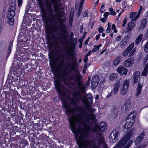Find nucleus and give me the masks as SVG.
Listing matches in <instances>:
<instances>
[{
	"label": "nucleus",
	"mask_w": 148,
	"mask_h": 148,
	"mask_svg": "<svg viewBox=\"0 0 148 148\" xmlns=\"http://www.w3.org/2000/svg\"><path fill=\"white\" fill-rule=\"evenodd\" d=\"M38 3L40 6L42 7L43 5V3L42 2V0H38Z\"/></svg>",
	"instance_id": "nucleus-41"
},
{
	"label": "nucleus",
	"mask_w": 148,
	"mask_h": 148,
	"mask_svg": "<svg viewBox=\"0 0 148 148\" xmlns=\"http://www.w3.org/2000/svg\"><path fill=\"white\" fill-rule=\"evenodd\" d=\"M100 21L103 22H104L106 21V18L105 17L102 18L100 19Z\"/></svg>",
	"instance_id": "nucleus-49"
},
{
	"label": "nucleus",
	"mask_w": 148,
	"mask_h": 148,
	"mask_svg": "<svg viewBox=\"0 0 148 148\" xmlns=\"http://www.w3.org/2000/svg\"><path fill=\"white\" fill-rule=\"evenodd\" d=\"M58 29L60 33L62 34L61 36V42H64V44L66 45L64 46V54L61 58L59 59L60 61L58 65L59 69L62 68L64 71V76H69L71 79L73 80L75 82H77V85L78 88L83 86V82L80 79L81 76L79 74V71H76L77 74L76 75H72L70 76V70L67 72L68 68L70 66V61L73 56V49L76 44L77 39L74 38L69 42L67 40L68 37V34H66V25H45V31L47 35L49 37L51 35L53 32L56 31L57 29Z\"/></svg>",
	"instance_id": "nucleus-2"
},
{
	"label": "nucleus",
	"mask_w": 148,
	"mask_h": 148,
	"mask_svg": "<svg viewBox=\"0 0 148 148\" xmlns=\"http://www.w3.org/2000/svg\"><path fill=\"white\" fill-rule=\"evenodd\" d=\"M62 102L64 108L66 109V112L68 116L71 130L77 137L79 136L80 148H108L101 133L106 127L104 122L95 126L93 130L97 136L92 140H89L88 137L90 127L89 124L91 121H95V115L92 112H86L83 110L82 115L80 112L82 108L77 106L71 109L66 101L62 100Z\"/></svg>",
	"instance_id": "nucleus-1"
},
{
	"label": "nucleus",
	"mask_w": 148,
	"mask_h": 148,
	"mask_svg": "<svg viewBox=\"0 0 148 148\" xmlns=\"http://www.w3.org/2000/svg\"><path fill=\"white\" fill-rule=\"evenodd\" d=\"M83 26L82 25L80 26V33H82L83 32Z\"/></svg>",
	"instance_id": "nucleus-55"
},
{
	"label": "nucleus",
	"mask_w": 148,
	"mask_h": 148,
	"mask_svg": "<svg viewBox=\"0 0 148 148\" xmlns=\"http://www.w3.org/2000/svg\"><path fill=\"white\" fill-rule=\"evenodd\" d=\"M143 36L142 34H140L138 36L135 40L136 44L138 45L139 44L142 39Z\"/></svg>",
	"instance_id": "nucleus-23"
},
{
	"label": "nucleus",
	"mask_w": 148,
	"mask_h": 148,
	"mask_svg": "<svg viewBox=\"0 0 148 148\" xmlns=\"http://www.w3.org/2000/svg\"><path fill=\"white\" fill-rule=\"evenodd\" d=\"M148 59V53H147L143 60L144 63H145Z\"/></svg>",
	"instance_id": "nucleus-39"
},
{
	"label": "nucleus",
	"mask_w": 148,
	"mask_h": 148,
	"mask_svg": "<svg viewBox=\"0 0 148 148\" xmlns=\"http://www.w3.org/2000/svg\"><path fill=\"white\" fill-rule=\"evenodd\" d=\"M135 26V23L133 22H131L128 24V27L126 29L127 32H130Z\"/></svg>",
	"instance_id": "nucleus-18"
},
{
	"label": "nucleus",
	"mask_w": 148,
	"mask_h": 148,
	"mask_svg": "<svg viewBox=\"0 0 148 148\" xmlns=\"http://www.w3.org/2000/svg\"><path fill=\"white\" fill-rule=\"evenodd\" d=\"M46 7L47 10L51 14L52 13L51 9V2H49L48 1H47L46 2Z\"/></svg>",
	"instance_id": "nucleus-19"
},
{
	"label": "nucleus",
	"mask_w": 148,
	"mask_h": 148,
	"mask_svg": "<svg viewBox=\"0 0 148 148\" xmlns=\"http://www.w3.org/2000/svg\"><path fill=\"white\" fill-rule=\"evenodd\" d=\"M121 36H117L116 37V40L118 41H119L121 39Z\"/></svg>",
	"instance_id": "nucleus-56"
},
{
	"label": "nucleus",
	"mask_w": 148,
	"mask_h": 148,
	"mask_svg": "<svg viewBox=\"0 0 148 148\" xmlns=\"http://www.w3.org/2000/svg\"><path fill=\"white\" fill-rule=\"evenodd\" d=\"M109 11L110 12V14L113 15H115L116 14V12L114 9L112 8H110L109 9Z\"/></svg>",
	"instance_id": "nucleus-30"
},
{
	"label": "nucleus",
	"mask_w": 148,
	"mask_h": 148,
	"mask_svg": "<svg viewBox=\"0 0 148 148\" xmlns=\"http://www.w3.org/2000/svg\"><path fill=\"white\" fill-rule=\"evenodd\" d=\"M87 84H85L84 85H83V86H80V87L78 88L82 93H84L85 91V88Z\"/></svg>",
	"instance_id": "nucleus-28"
},
{
	"label": "nucleus",
	"mask_w": 148,
	"mask_h": 148,
	"mask_svg": "<svg viewBox=\"0 0 148 148\" xmlns=\"http://www.w3.org/2000/svg\"><path fill=\"white\" fill-rule=\"evenodd\" d=\"M74 98L76 99V101H75L73 99H72L71 101V103L74 106H76L77 105V102L79 100H82V102L85 104L86 107L88 108L90 103L89 101L85 99H82L81 95L80 94L79 92L77 91L74 92L73 94Z\"/></svg>",
	"instance_id": "nucleus-4"
},
{
	"label": "nucleus",
	"mask_w": 148,
	"mask_h": 148,
	"mask_svg": "<svg viewBox=\"0 0 148 148\" xmlns=\"http://www.w3.org/2000/svg\"><path fill=\"white\" fill-rule=\"evenodd\" d=\"M145 69H146V70L148 71V63H147L145 66Z\"/></svg>",
	"instance_id": "nucleus-62"
},
{
	"label": "nucleus",
	"mask_w": 148,
	"mask_h": 148,
	"mask_svg": "<svg viewBox=\"0 0 148 148\" xmlns=\"http://www.w3.org/2000/svg\"><path fill=\"white\" fill-rule=\"evenodd\" d=\"M136 12H132L131 13L130 15V17L132 19L136 15Z\"/></svg>",
	"instance_id": "nucleus-37"
},
{
	"label": "nucleus",
	"mask_w": 148,
	"mask_h": 148,
	"mask_svg": "<svg viewBox=\"0 0 148 148\" xmlns=\"http://www.w3.org/2000/svg\"><path fill=\"white\" fill-rule=\"evenodd\" d=\"M100 36H101L100 34H98L96 36V40H98L99 39V38H100Z\"/></svg>",
	"instance_id": "nucleus-52"
},
{
	"label": "nucleus",
	"mask_w": 148,
	"mask_h": 148,
	"mask_svg": "<svg viewBox=\"0 0 148 148\" xmlns=\"http://www.w3.org/2000/svg\"><path fill=\"white\" fill-rule=\"evenodd\" d=\"M145 135V132L143 131L140 134L139 136L137 138L135 142V145H137L139 144L143 140L144 138V136Z\"/></svg>",
	"instance_id": "nucleus-14"
},
{
	"label": "nucleus",
	"mask_w": 148,
	"mask_h": 148,
	"mask_svg": "<svg viewBox=\"0 0 148 148\" xmlns=\"http://www.w3.org/2000/svg\"><path fill=\"white\" fill-rule=\"evenodd\" d=\"M132 58H129L124 61V64L126 67H130L132 66Z\"/></svg>",
	"instance_id": "nucleus-16"
},
{
	"label": "nucleus",
	"mask_w": 148,
	"mask_h": 148,
	"mask_svg": "<svg viewBox=\"0 0 148 148\" xmlns=\"http://www.w3.org/2000/svg\"><path fill=\"white\" fill-rule=\"evenodd\" d=\"M134 43H132L130 44L129 46L126 49L128 51L130 52L132 50L134 47Z\"/></svg>",
	"instance_id": "nucleus-29"
},
{
	"label": "nucleus",
	"mask_w": 148,
	"mask_h": 148,
	"mask_svg": "<svg viewBox=\"0 0 148 148\" xmlns=\"http://www.w3.org/2000/svg\"><path fill=\"white\" fill-rule=\"evenodd\" d=\"M127 21V19L126 18H125L123 19V21L122 24V26L123 27H124Z\"/></svg>",
	"instance_id": "nucleus-45"
},
{
	"label": "nucleus",
	"mask_w": 148,
	"mask_h": 148,
	"mask_svg": "<svg viewBox=\"0 0 148 148\" xmlns=\"http://www.w3.org/2000/svg\"><path fill=\"white\" fill-rule=\"evenodd\" d=\"M88 60V57L85 56V58L84 59V63H86L87 62Z\"/></svg>",
	"instance_id": "nucleus-54"
},
{
	"label": "nucleus",
	"mask_w": 148,
	"mask_h": 148,
	"mask_svg": "<svg viewBox=\"0 0 148 148\" xmlns=\"http://www.w3.org/2000/svg\"><path fill=\"white\" fill-rule=\"evenodd\" d=\"M16 10L15 5L13 3H11L8 9L7 18L8 22L11 25L14 24V17L15 15V10Z\"/></svg>",
	"instance_id": "nucleus-3"
},
{
	"label": "nucleus",
	"mask_w": 148,
	"mask_h": 148,
	"mask_svg": "<svg viewBox=\"0 0 148 148\" xmlns=\"http://www.w3.org/2000/svg\"><path fill=\"white\" fill-rule=\"evenodd\" d=\"M88 99L90 101H91L92 100V97L89 94L88 95Z\"/></svg>",
	"instance_id": "nucleus-53"
},
{
	"label": "nucleus",
	"mask_w": 148,
	"mask_h": 148,
	"mask_svg": "<svg viewBox=\"0 0 148 148\" xmlns=\"http://www.w3.org/2000/svg\"><path fill=\"white\" fill-rule=\"evenodd\" d=\"M11 48H10V47H8V53L7 55V57H8L9 56L10 53L11 51Z\"/></svg>",
	"instance_id": "nucleus-40"
},
{
	"label": "nucleus",
	"mask_w": 148,
	"mask_h": 148,
	"mask_svg": "<svg viewBox=\"0 0 148 148\" xmlns=\"http://www.w3.org/2000/svg\"><path fill=\"white\" fill-rule=\"evenodd\" d=\"M127 42L126 40L125 39L123 40L120 43V46L121 48H123L124 46L127 45Z\"/></svg>",
	"instance_id": "nucleus-26"
},
{
	"label": "nucleus",
	"mask_w": 148,
	"mask_h": 148,
	"mask_svg": "<svg viewBox=\"0 0 148 148\" xmlns=\"http://www.w3.org/2000/svg\"><path fill=\"white\" fill-rule=\"evenodd\" d=\"M111 115H112V116L114 118L116 117L118 115L117 110L115 108L113 109L111 112Z\"/></svg>",
	"instance_id": "nucleus-25"
},
{
	"label": "nucleus",
	"mask_w": 148,
	"mask_h": 148,
	"mask_svg": "<svg viewBox=\"0 0 148 148\" xmlns=\"http://www.w3.org/2000/svg\"><path fill=\"white\" fill-rule=\"evenodd\" d=\"M98 30L100 33H103L104 31V29L102 27H99Z\"/></svg>",
	"instance_id": "nucleus-44"
},
{
	"label": "nucleus",
	"mask_w": 148,
	"mask_h": 148,
	"mask_svg": "<svg viewBox=\"0 0 148 148\" xmlns=\"http://www.w3.org/2000/svg\"><path fill=\"white\" fill-rule=\"evenodd\" d=\"M143 7L142 6L140 5V7L139 11L138 13H139V14L140 15V12L142 11Z\"/></svg>",
	"instance_id": "nucleus-46"
},
{
	"label": "nucleus",
	"mask_w": 148,
	"mask_h": 148,
	"mask_svg": "<svg viewBox=\"0 0 148 148\" xmlns=\"http://www.w3.org/2000/svg\"><path fill=\"white\" fill-rule=\"evenodd\" d=\"M73 14L71 13L70 15V18L69 20H71L73 21Z\"/></svg>",
	"instance_id": "nucleus-47"
},
{
	"label": "nucleus",
	"mask_w": 148,
	"mask_h": 148,
	"mask_svg": "<svg viewBox=\"0 0 148 148\" xmlns=\"http://www.w3.org/2000/svg\"><path fill=\"white\" fill-rule=\"evenodd\" d=\"M89 39H90V38L89 37L86 40V41L85 42H84V44L85 45H87L88 44V42L89 41Z\"/></svg>",
	"instance_id": "nucleus-57"
},
{
	"label": "nucleus",
	"mask_w": 148,
	"mask_h": 148,
	"mask_svg": "<svg viewBox=\"0 0 148 148\" xmlns=\"http://www.w3.org/2000/svg\"><path fill=\"white\" fill-rule=\"evenodd\" d=\"M116 26L114 24H112V29H114V32L116 33L117 32V30L116 29Z\"/></svg>",
	"instance_id": "nucleus-38"
},
{
	"label": "nucleus",
	"mask_w": 148,
	"mask_h": 148,
	"mask_svg": "<svg viewBox=\"0 0 148 148\" xmlns=\"http://www.w3.org/2000/svg\"><path fill=\"white\" fill-rule=\"evenodd\" d=\"M55 87L59 94L65 97L68 92V90L66 88L62 87L60 83L59 80H56L54 83Z\"/></svg>",
	"instance_id": "nucleus-6"
},
{
	"label": "nucleus",
	"mask_w": 148,
	"mask_h": 148,
	"mask_svg": "<svg viewBox=\"0 0 148 148\" xmlns=\"http://www.w3.org/2000/svg\"><path fill=\"white\" fill-rule=\"evenodd\" d=\"M136 49L135 48H134L131 51H130V53H129L128 57H131L135 53V52L136 51Z\"/></svg>",
	"instance_id": "nucleus-31"
},
{
	"label": "nucleus",
	"mask_w": 148,
	"mask_h": 148,
	"mask_svg": "<svg viewBox=\"0 0 148 148\" xmlns=\"http://www.w3.org/2000/svg\"><path fill=\"white\" fill-rule=\"evenodd\" d=\"M129 87V81L125 79L123 82V85L121 88L120 90L121 95L124 96L126 95L128 90Z\"/></svg>",
	"instance_id": "nucleus-8"
},
{
	"label": "nucleus",
	"mask_w": 148,
	"mask_h": 148,
	"mask_svg": "<svg viewBox=\"0 0 148 148\" xmlns=\"http://www.w3.org/2000/svg\"><path fill=\"white\" fill-rule=\"evenodd\" d=\"M107 25L108 26V27H110L111 23L110 22H108V23Z\"/></svg>",
	"instance_id": "nucleus-64"
},
{
	"label": "nucleus",
	"mask_w": 148,
	"mask_h": 148,
	"mask_svg": "<svg viewBox=\"0 0 148 148\" xmlns=\"http://www.w3.org/2000/svg\"><path fill=\"white\" fill-rule=\"evenodd\" d=\"M147 23V20L146 19H143L141 22L140 26L138 27V29L140 30L143 29L145 28Z\"/></svg>",
	"instance_id": "nucleus-17"
},
{
	"label": "nucleus",
	"mask_w": 148,
	"mask_h": 148,
	"mask_svg": "<svg viewBox=\"0 0 148 148\" xmlns=\"http://www.w3.org/2000/svg\"><path fill=\"white\" fill-rule=\"evenodd\" d=\"M110 27H107L106 30V32L107 33H110Z\"/></svg>",
	"instance_id": "nucleus-58"
},
{
	"label": "nucleus",
	"mask_w": 148,
	"mask_h": 148,
	"mask_svg": "<svg viewBox=\"0 0 148 148\" xmlns=\"http://www.w3.org/2000/svg\"><path fill=\"white\" fill-rule=\"evenodd\" d=\"M82 8H79V9L78 11V12L77 13V15L78 16L80 15V13H81V12L82 11V10L81 9Z\"/></svg>",
	"instance_id": "nucleus-51"
},
{
	"label": "nucleus",
	"mask_w": 148,
	"mask_h": 148,
	"mask_svg": "<svg viewBox=\"0 0 148 148\" xmlns=\"http://www.w3.org/2000/svg\"><path fill=\"white\" fill-rule=\"evenodd\" d=\"M144 49L145 52H148V41L144 47Z\"/></svg>",
	"instance_id": "nucleus-34"
},
{
	"label": "nucleus",
	"mask_w": 148,
	"mask_h": 148,
	"mask_svg": "<svg viewBox=\"0 0 148 148\" xmlns=\"http://www.w3.org/2000/svg\"><path fill=\"white\" fill-rule=\"evenodd\" d=\"M121 59V58L120 57H118L116 58L113 61V65L115 66L118 65L120 62Z\"/></svg>",
	"instance_id": "nucleus-24"
},
{
	"label": "nucleus",
	"mask_w": 148,
	"mask_h": 148,
	"mask_svg": "<svg viewBox=\"0 0 148 148\" xmlns=\"http://www.w3.org/2000/svg\"><path fill=\"white\" fill-rule=\"evenodd\" d=\"M109 14H110V12H106L104 13L103 14V16L105 18H107V17Z\"/></svg>",
	"instance_id": "nucleus-42"
},
{
	"label": "nucleus",
	"mask_w": 148,
	"mask_h": 148,
	"mask_svg": "<svg viewBox=\"0 0 148 148\" xmlns=\"http://www.w3.org/2000/svg\"><path fill=\"white\" fill-rule=\"evenodd\" d=\"M84 39V38H81L79 40V42H80V43H82Z\"/></svg>",
	"instance_id": "nucleus-60"
},
{
	"label": "nucleus",
	"mask_w": 148,
	"mask_h": 148,
	"mask_svg": "<svg viewBox=\"0 0 148 148\" xmlns=\"http://www.w3.org/2000/svg\"><path fill=\"white\" fill-rule=\"evenodd\" d=\"M91 52H92V50H90L87 53L86 55V56H88L89 55H90L91 54Z\"/></svg>",
	"instance_id": "nucleus-59"
},
{
	"label": "nucleus",
	"mask_w": 148,
	"mask_h": 148,
	"mask_svg": "<svg viewBox=\"0 0 148 148\" xmlns=\"http://www.w3.org/2000/svg\"><path fill=\"white\" fill-rule=\"evenodd\" d=\"M88 11L86 10L83 13V16L84 17H88Z\"/></svg>",
	"instance_id": "nucleus-36"
},
{
	"label": "nucleus",
	"mask_w": 148,
	"mask_h": 148,
	"mask_svg": "<svg viewBox=\"0 0 148 148\" xmlns=\"http://www.w3.org/2000/svg\"><path fill=\"white\" fill-rule=\"evenodd\" d=\"M12 42H10L9 44V47H10V48L12 49Z\"/></svg>",
	"instance_id": "nucleus-63"
},
{
	"label": "nucleus",
	"mask_w": 148,
	"mask_h": 148,
	"mask_svg": "<svg viewBox=\"0 0 148 148\" xmlns=\"http://www.w3.org/2000/svg\"><path fill=\"white\" fill-rule=\"evenodd\" d=\"M131 136V133H127L113 148H122L130 140Z\"/></svg>",
	"instance_id": "nucleus-7"
},
{
	"label": "nucleus",
	"mask_w": 148,
	"mask_h": 148,
	"mask_svg": "<svg viewBox=\"0 0 148 148\" xmlns=\"http://www.w3.org/2000/svg\"><path fill=\"white\" fill-rule=\"evenodd\" d=\"M99 81V79L98 75H95L93 77L92 80V87H96L98 85Z\"/></svg>",
	"instance_id": "nucleus-11"
},
{
	"label": "nucleus",
	"mask_w": 148,
	"mask_h": 148,
	"mask_svg": "<svg viewBox=\"0 0 148 148\" xmlns=\"http://www.w3.org/2000/svg\"><path fill=\"white\" fill-rule=\"evenodd\" d=\"M6 45V43L5 42H1L0 43V52H2L4 51Z\"/></svg>",
	"instance_id": "nucleus-22"
},
{
	"label": "nucleus",
	"mask_w": 148,
	"mask_h": 148,
	"mask_svg": "<svg viewBox=\"0 0 148 148\" xmlns=\"http://www.w3.org/2000/svg\"><path fill=\"white\" fill-rule=\"evenodd\" d=\"M136 116L135 111H133L125 119L126 123L124 125L125 128L129 129L131 127L135 122L134 119Z\"/></svg>",
	"instance_id": "nucleus-5"
},
{
	"label": "nucleus",
	"mask_w": 148,
	"mask_h": 148,
	"mask_svg": "<svg viewBox=\"0 0 148 148\" xmlns=\"http://www.w3.org/2000/svg\"><path fill=\"white\" fill-rule=\"evenodd\" d=\"M143 84H140V82L139 81L138 84V86L136 89V96L138 97L141 93L142 91Z\"/></svg>",
	"instance_id": "nucleus-15"
},
{
	"label": "nucleus",
	"mask_w": 148,
	"mask_h": 148,
	"mask_svg": "<svg viewBox=\"0 0 148 148\" xmlns=\"http://www.w3.org/2000/svg\"><path fill=\"white\" fill-rule=\"evenodd\" d=\"M130 53V52L126 49L123 52V56L124 57H126Z\"/></svg>",
	"instance_id": "nucleus-33"
},
{
	"label": "nucleus",
	"mask_w": 148,
	"mask_h": 148,
	"mask_svg": "<svg viewBox=\"0 0 148 148\" xmlns=\"http://www.w3.org/2000/svg\"><path fill=\"white\" fill-rule=\"evenodd\" d=\"M73 21H72L71 20H69V25L70 27L71 26Z\"/></svg>",
	"instance_id": "nucleus-61"
},
{
	"label": "nucleus",
	"mask_w": 148,
	"mask_h": 148,
	"mask_svg": "<svg viewBox=\"0 0 148 148\" xmlns=\"http://www.w3.org/2000/svg\"><path fill=\"white\" fill-rule=\"evenodd\" d=\"M120 86V84L119 82H117L114 84L112 88V89L110 93V96L112 95V92H113L114 94H116L118 93Z\"/></svg>",
	"instance_id": "nucleus-10"
},
{
	"label": "nucleus",
	"mask_w": 148,
	"mask_h": 148,
	"mask_svg": "<svg viewBox=\"0 0 148 148\" xmlns=\"http://www.w3.org/2000/svg\"><path fill=\"white\" fill-rule=\"evenodd\" d=\"M148 73V71L146 70V69H144V70L141 74V75L144 76H146Z\"/></svg>",
	"instance_id": "nucleus-35"
},
{
	"label": "nucleus",
	"mask_w": 148,
	"mask_h": 148,
	"mask_svg": "<svg viewBox=\"0 0 148 148\" xmlns=\"http://www.w3.org/2000/svg\"><path fill=\"white\" fill-rule=\"evenodd\" d=\"M140 76V73L138 71H136L134 72L133 75L132 82L134 84L136 83L138 81V79Z\"/></svg>",
	"instance_id": "nucleus-12"
},
{
	"label": "nucleus",
	"mask_w": 148,
	"mask_h": 148,
	"mask_svg": "<svg viewBox=\"0 0 148 148\" xmlns=\"http://www.w3.org/2000/svg\"><path fill=\"white\" fill-rule=\"evenodd\" d=\"M101 45L102 44H101L97 46L94 45V48L92 50V52H94L96 51L99 50V47H101Z\"/></svg>",
	"instance_id": "nucleus-27"
},
{
	"label": "nucleus",
	"mask_w": 148,
	"mask_h": 148,
	"mask_svg": "<svg viewBox=\"0 0 148 148\" xmlns=\"http://www.w3.org/2000/svg\"><path fill=\"white\" fill-rule=\"evenodd\" d=\"M22 0H18V2L19 6L20 5H21L22 3Z\"/></svg>",
	"instance_id": "nucleus-48"
},
{
	"label": "nucleus",
	"mask_w": 148,
	"mask_h": 148,
	"mask_svg": "<svg viewBox=\"0 0 148 148\" xmlns=\"http://www.w3.org/2000/svg\"><path fill=\"white\" fill-rule=\"evenodd\" d=\"M140 14L139 13H138L137 15L135 16L133 18H132V21H137L139 18Z\"/></svg>",
	"instance_id": "nucleus-32"
},
{
	"label": "nucleus",
	"mask_w": 148,
	"mask_h": 148,
	"mask_svg": "<svg viewBox=\"0 0 148 148\" xmlns=\"http://www.w3.org/2000/svg\"><path fill=\"white\" fill-rule=\"evenodd\" d=\"M105 11V9L102 6H101L100 8V12L101 13H103Z\"/></svg>",
	"instance_id": "nucleus-50"
},
{
	"label": "nucleus",
	"mask_w": 148,
	"mask_h": 148,
	"mask_svg": "<svg viewBox=\"0 0 148 148\" xmlns=\"http://www.w3.org/2000/svg\"><path fill=\"white\" fill-rule=\"evenodd\" d=\"M85 0H81L80 2L79 8H82L83 6V4L84 3Z\"/></svg>",
	"instance_id": "nucleus-43"
},
{
	"label": "nucleus",
	"mask_w": 148,
	"mask_h": 148,
	"mask_svg": "<svg viewBox=\"0 0 148 148\" xmlns=\"http://www.w3.org/2000/svg\"><path fill=\"white\" fill-rule=\"evenodd\" d=\"M131 105V101L130 100L127 99L126 100L124 106L125 108V110L127 111L130 108Z\"/></svg>",
	"instance_id": "nucleus-20"
},
{
	"label": "nucleus",
	"mask_w": 148,
	"mask_h": 148,
	"mask_svg": "<svg viewBox=\"0 0 148 148\" xmlns=\"http://www.w3.org/2000/svg\"><path fill=\"white\" fill-rule=\"evenodd\" d=\"M118 78V75L116 73H112L110 76V80L113 81L116 80Z\"/></svg>",
	"instance_id": "nucleus-21"
},
{
	"label": "nucleus",
	"mask_w": 148,
	"mask_h": 148,
	"mask_svg": "<svg viewBox=\"0 0 148 148\" xmlns=\"http://www.w3.org/2000/svg\"><path fill=\"white\" fill-rule=\"evenodd\" d=\"M119 133L118 131L114 130L112 132L109 137L110 141L113 143H115L118 140Z\"/></svg>",
	"instance_id": "nucleus-9"
},
{
	"label": "nucleus",
	"mask_w": 148,
	"mask_h": 148,
	"mask_svg": "<svg viewBox=\"0 0 148 148\" xmlns=\"http://www.w3.org/2000/svg\"><path fill=\"white\" fill-rule=\"evenodd\" d=\"M117 71L121 75L123 74L126 75L127 72V70L124 67L119 66L117 69Z\"/></svg>",
	"instance_id": "nucleus-13"
}]
</instances>
